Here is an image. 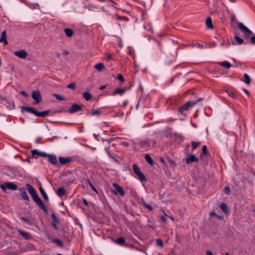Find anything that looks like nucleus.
I'll return each instance as SVG.
<instances>
[{
	"label": "nucleus",
	"mask_w": 255,
	"mask_h": 255,
	"mask_svg": "<svg viewBox=\"0 0 255 255\" xmlns=\"http://www.w3.org/2000/svg\"><path fill=\"white\" fill-rule=\"evenodd\" d=\"M125 240L123 237H119L115 241V243L120 245H124L125 243Z\"/></svg>",
	"instance_id": "cd10ccee"
},
{
	"label": "nucleus",
	"mask_w": 255,
	"mask_h": 255,
	"mask_svg": "<svg viewBox=\"0 0 255 255\" xmlns=\"http://www.w3.org/2000/svg\"><path fill=\"white\" fill-rule=\"evenodd\" d=\"M0 42L3 43L4 45L7 44V41L6 40V32L5 30L2 32L1 37L0 38Z\"/></svg>",
	"instance_id": "4468645a"
},
{
	"label": "nucleus",
	"mask_w": 255,
	"mask_h": 255,
	"mask_svg": "<svg viewBox=\"0 0 255 255\" xmlns=\"http://www.w3.org/2000/svg\"><path fill=\"white\" fill-rule=\"evenodd\" d=\"M210 216H217V214H216V213L215 212H211L210 213Z\"/></svg>",
	"instance_id": "338daca9"
},
{
	"label": "nucleus",
	"mask_w": 255,
	"mask_h": 255,
	"mask_svg": "<svg viewBox=\"0 0 255 255\" xmlns=\"http://www.w3.org/2000/svg\"><path fill=\"white\" fill-rule=\"evenodd\" d=\"M72 160H73L72 158L70 157H66V158L63 157H59V161L62 165H64L68 163L71 162L72 161Z\"/></svg>",
	"instance_id": "ddd939ff"
},
{
	"label": "nucleus",
	"mask_w": 255,
	"mask_h": 255,
	"mask_svg": "<svg viewBox=\"0 0 255 255\" xmlns=\"http://www.w3.org/2000/svg\"><path fill=\"white\" fill-rule=\"evenodd\" d=\"M22 220L23 221H24V222H26V223H29V221L28 220V219L26 217H22L21 218Z\"/></svg>",
	"instance_id": "5fc2aeb1"
},
{
	"label": "nucleus",
	"mask_w": 255,
	"mask_h": 255,
	"mask_svg": "<svg viewBox=\"0 0 255 255\" xmlns=\"http://www.w3.org/2000/svg\"><path fill=\"white\" fill-rule=\"evenodd\" d=\"M122 145L125 146H128L129 145V143L127 141H123L121 143Z\"/></svg>",
	"instance_id": "864d4df0"
},
{
	"label": "nucleus",
	"mask_w": 255,
	"mask_h": 255,
	"mask_svg": "<svg viewBox=\"0 0 255 255\" xmlns=\"http://www.w3.org/2000/svg\"><path fill=\"white\" fill-rule=\"evenodd\" d=\"M228 94L230 97H232L234 99H236L237 98V95L233 92H229Z\"/></svg>",
	"instance_id": "49530a36"
},
{
	"label": "nucleus",
	"mask_w": 255,
	"mask_h": 255,
	"mask_svg": "<svg viewBox=\"0 0 255 255\" xmlns=\"http://www.w3.org/2000/svg\"><path fill=\"white\" fill-rule=\"evenodd\" d=\"M20 94L21 95H22L25 97H28V95L25 92H24L23 91H21L20 92Z\"/></svg>",
	"instance_id": "3c124183"
},
{
	"label": "nucleus",
	"mask_w": 255,
	"mask_h": 255,
	"mask_svg": "<svg viewBox=\"0 0 255 255\" xmlns=\"http://www.w3.org/2000/svg\"><path fill=\"white\" fill-rule=\"evenodd\" d=\"M156 245L160 247H163V242L161 239H158L156 241Z\"/></svg>",
	"instance_id": "79ce46f5"
},
{
	"label": "nucleus",
	"mask_w": 255,
	"mask_h": 255,
	"mask_svg": "<svg viewBox=\"0 0 255 255\" xmlns=\"http://www.w3.org/2000/svg\"><path fill=\"white\" fill-rule=\"evenodd\" d=\"M196 104L195 101H188L185 103L182 106L178 109V112L183 116H185L186 114L185 113L189 108L193 107Z\"/></svg>",
	"instance_id": "f03ea898"
},
{
	"label": "nucleus",
	"mask_w": 255,
	"mask_h": 255,
	"mask_svg": "<svg viewBox=\"0 0 255 255\" xmlns=\"http://www.w3.org/2000/svg\"><path fill=\"white\" fill-rule=\"evenodd\" d=\"M19 234L25 239L26 240H28L30 238V234L24 231H21L19 230Z\"/></svg>",
	"instance_id": "393cba45"
},
{
	"label": "nucleus",
	"mask_w": 255,
	"mask_h": 255,
	"mask_svg": "<svg viewBox=\"0 0 255 255\" xmlns=\"http://www.w3.org/2000/svg\"><path fill=\"white\" fill-rule=\"evenodd\" d=\"M199 142H192V151L194 150L199 145Z\"/></svg>",
	"instance_id": "58836bf2"
},
{
	"label": "nucleus",
	"mask_w": 255,
	"mask_h": 255,
	"mask_svg": "<svg viewBox=\"0 0 255 255\" xmlns=\"http://www.w3.org/2000/svg\"><path fill=\"white\" fill-rule=\"evenodd\" d=\"M235 39L239 44H242L244 42L243 39L238 36H235Z\"/></svg>",
	"instance_id": "c9c22d12"
},
{
	"label": "nucleus",
	"mask_w": 255,
	"mask_h": 255,
	"mask_svg": "<svg viewBox=\"0 0 255 255\" xmlns=\"http://www.w3.org/2000/svg\"><path fill=\"white\" fill-rule=\"evenodd\" d=\"M144 157H145L146 161L148 163H149L150 165H153V160H152V158L150 157V156L149 155L145 154Z\"/></svg>",
	"instance_id": "2f4dec72"
},
{
	"label": "nucleus",
	"mask_w": 255,
	"mask_h": 255,
	"mask_svg": "<svg viewBox=\"0 0 255 255\" xmlns=\"http://www.w3.org/2000/svg\"><path fill=\"white\" fill-rule=\"evenodd\" d=\"M109 149H110V147L109 146H107V147H106L105 148V150L107 153V154H108V155L110 157H113V156H112L111 154L109 151Z\"/></svg>",
	"instance_id": "09e8293b"
},
{
	"label": "nucleus",
	"mask_w": 255,
	"mask_h": 255,
	"mask_svg": "<svg viewBox=\"0 0 255 255\" xmlns=\"http://www.w3.org/2000/svg\"><path fill=\"white\" fill-rule=\"evenodd\" d=\"M84 98L87 101H89L92 98V95L89 92H85L83 94Z\"/></svg>",
	"instance_id": "c85d7f7f"
},
{
	"label": "nucleus",
	"mask_w": 255,
	"mask_h": 255,
	"mask_svg": "<svg viewBox=\"0 0 255 255\" xmlns=\"http://www.w3.org/2000/svg\"><path fill=\"white\" fill-rule=\"evenodd\" d=\"M220 208L226 214L229 213L227 205L225 203H222L219 206Z\"/></svg>",
	"instance_id": "b1692460"
},
{
	"label": "nucleus",
	"mask_w": 255,
	"mask_h": 255,
	"mask_svg": "<svg viewBox=\"0 0 255 255\" xmlns=\"http://www.w3.org/2000/svg\"><path fill=\"white\" fill-rule=\"evenodd\" d=\"M217 64L219 65L226 67L227 69H229L232 67L231 64L227 61H223V62H218Z\"/></svg>",
	"instance_id": "6ab92c4d"
},
{
	"label": "nucleus",
	"mask_w": 255,
	"mask_h": 255,
	"mask_svg": "<svg viewBox=\"0 0 255 255\" xmlns=\"http://www.w3.org/2000/svg\"><path fill=\"white\" fill-rule=\"evenodd\" d=\"M95 68L98 71H101L105 69V65L102 63H99L95 65Z\"/></svg>",
	"instance_id": "a878e982"
},
{
	"label": "nucleus",
	"mask_w": 255,
	"mask_h": 255,
	"mask_svg": "<svg viewBox=\"0 0 255 255\" xmlns=\"http://www.w3.org/2000/svg\"><path fill=\"white\" fill-rule=\"evenodd\" d=\"M26 187L28 193L32 196L33 200L35 202L38 207L43 210L44 212H47V209L43 205L42 200L37 195L34 188L29 184H27Z\"/></svg>",
	"instance_id": "f257e3e1"
},
{
	"label": "nucleus",
	"mask_w": 255,
	"mask_h": 255,
	"mask_svg": "<svg viewBox=\"0 0 255 255\" xmlns=\"http://www.w3.org/2000/svg\"><path fill=\"white\" fill-rule=\"evenodd\" d=\"M49 113V111L48 110L43 112H38L36 110L35 116L38 117H45L48 115Z\"/></svg>",
	"instance_id": "dca6fc26"
},
{
	"label": "nucleus",
	"mask_w": 255,
	"mask_h": 255,
	"mask_svg": "<svg viewBox=\"0 0 255 255\" xmlns=\"http://www.w3.org/2000/svg\"><path fill=\"white\" fill-rule=\"evenodd\" d=\"M139 144L143 151H147L150 147V142L147 140L141 141Z\"/></svg>",
	"instance_id": "1a4fd4ad"
},
{
	"label": "nucleus",
	"mask_w": 255,
	"mask_h": 255,
	"mask_svg": "<svg viewBox=\"0 0 255 255\" xmlns=\"http://www.w3.org/2000/svg\"><path fill=\"white\" fill-rule=\"evenodd\" d=\"M14 55L17 56L18 58L21 59H24L27 56V53L24 50H21L18 51H15L14 52Z\"/></svg>",
	"instance_id": "9b49d317"
},
{
	"label": "nucleus",
	"mask_w": 255,
	"mask_h": 255,
	"mask_svg": "<svg viewBox=\"0 0 255 255\" xmlns=\"http://www.w3.org/2000/svg\"><path fill=\"white\" fill-rule=\"evenodd\" d=\"M29 7L31 9H39L40 8L39 5L37 3H31L29 5Z\"/></svg>",
	"instance_id": "72a5a7b5"
},
{
	"label": "nucleus",
	"mask_w": 255,
	"mask_h": 255,
	"mask_svg": "<svg viewBox=\"0 0 255 255\" xmlns=\"http://www.w3.org/2000/svg\"><path fill=\"white\" fill-rule=\"evenodd\" d=\"M51 217L52 219L55 223H58V219L57 218V217H56V216L54 214H53V213L51 214Z\"/></svg>",
	"instance_id": "c03bdc74"
},
{
	"label": "nucleus",
	"mask_w": 255,
	"mask_h": 255,
	"mask_svg": "<svg viewBox=\"0 0 255 255\" xmlns=\"http://www.w3.org/2000/svg\"><path fill=\"white\" fill-rule=\"evenodd\" d=\"M160 219H161V220L164 222V223H166V218H165V217L163 216H161L160 217Z\"/></svg>",
	"instance_id": "13d9d810"
},
{
	"label": "nucleus",
	"mask_w": 255,
	"mask_h": 255,
	"mask_svg": "<svg viewBox=\"0 0 255 255\" xmlns=\"http://www.w3.org/2000/svg\"><path fill=\"white\" fill-rule=\"evenodd\" d=\"M0 187L1 190L5 192L7 189L11 190H16L17 189V186L12 182H5L2 184L0 185Z\"/></svg>",
	"instance_id": "7ed1b4c3"
},
{
	"label": "nucleus",
	"mask_w": 255,
	"mask_h": 255,
	"mask_svg": "<svg viewBox=\"0 0 255 255\" xmlns=\"http://www.w3.org/2000/svg\"><path fill=\"white\" fill-rule=\"evenodd\" d=\"M244 82L246 83L247 85H250L251 84V78L248 74L247 73L244 74Z\"/></svg>",
	"instance_id": "c756f323"
},
{
	"label": "nucleus",
	"mask_w": 255,
	"mask_h": 255,
	"mask_svg": "<svg viewBox=\"0 0 255 255\" xmlns=\"http://www.w3.org/2000/svg\"><path fill=\"white\" fill-rule=\"evenodd\" d=\"M52 226L55 230L58 231V228L54 223H52Z\"/></svg>",
	"instance_id": "6e6d98bb"
},
{
	"label": "nucleus",
	"mask_w": 255,
	"mask_h": 255,
	"mask_svg": "<svg viewBox=\"0 0 255 255\" xmlns=\"http://www.w3.org/2000/svg\"><path fill=\"white\" fill-rule=\"evenodd\" d=\"M224 192L225 194L227 195H229L230 194V188L229 186H226L224 189Z\"/></svg>",
	"instance_id": "37998d69"
},
{
	"label": "nucleus",
	"mask_w": 255,
	"mask_h": 255,
	"mask_svg": "<svg viewBox=\"0 0 255 255\" xmlns=\"http://www.w3.org/2000/svg\"><path fill=\"white\" fill-rule=\"evenodd\" d=\"M50 154H48L45 152H41V156L43 157H48V155Z\"/></svg>",
	"instance_id": "603ef678"
},
{
	"label": "nucleus",
	"mask_w": 255,
	"mask_h": 255,
	"mask_svg": "<svg viewBox=\"0 0 255 255\" xmlns=\"http://www.w3.org/2000/svg\"><path fill=\"white\" fill-rule=\"evenodd\" d=\"M112 56H113V55H112V54H109V55H108V56H107V59H108V60H110V59H111L112 58Z\"/></svg>",
	"instance_id": "69168bd1"
},
{
	"label": "nucleus",
	"mask_w": 255,
	"mask_h": 255,
	"mask_svg": "<svg viewBox=\"0 0 255 255\" xmlns=\"http://www.w3.org/2000/svg\"><path fill=\"white\" fill-rule=\"evenodd\" d=\"M82 200H83V202L84 203V204L87 206L88 205V201H87V200L85 198H83Z\"/></svg>",
	"instance_id": "4d7b16f0"
},
{
	"label": "nucleus",
	"mask_w": 255,
	"mask_h": 255,
	"mask_svg": "<svg viewBox=\"0 0 255 255\" xmlns=\"http://www.w3.org/2000/svg\"><path fill=\"white\" fill-rule=\"evenodd\" d=\"M132 168L134 173L136 174L138 179L141 181H146V179L145 176L142 173L140 172V168L138 167V166L136 164H134L132 166Z\"/></svg>",
	"instance_id": "39448f33"
},
{
	"label": "nucleus",
	"mask_w": 255,
	"mask_h": 255,
	"mask_svg": "<svg viewBox=\"0 0 255 255\" xmlns=\"http://www.w3.org/2000/svg\"><path fill=\"white\" fill-rule=\"evenodd\" d=\"M63 54L65 55H67L68 54H69V51L67 50H64Z\"/></svg>",
	"instance_id": "e2e57ef3"
},
{
	"label": "nucleus",
	"mask_w": 255,
	"mask_h": 255,
	"mask_svg": "<svg viewBox=\"0 0 255 255\" xmlns=\"http://www.w3.org/2000/svg\"><path fill=\"white\" fill-rule=\"evenodd\" d=\"M53 242L60 248H63L64 247L63 242L58 239H53Z\"/></svg>",
	"instance_id": "7c9ffc66"
},
{
	"label": "nucleus",
	"mask_w": 255,
	"mask_h": 255,
	"mask_svg": "<svg viewBox=\"0 0 255 255\" xmlns=\"http://www.w3.org/2000/svg\"><path fill=\"white\" fill-rule=\"evenodd\" d=\"M64 31L66 35L68 37H71L73 35V31L70 28H65Z\"/></svg>",
	"instance_id": "5701e85b"
},
{
	"label": "nucleus",
	"mask_w": 255,
	"mask_h": 255,
	"mask_svg": "<svg viewBox=\"0 0 255 255\" xmlns=\"http://www.w3.org/2000/svg\"><path fill=\"white\" fill-rule=\"evenodd\" d=\"M243 91H244L245 93H246L248 95H249V91H248V90H247V89H243Z\"/></svg>",
	"instance_id": "0e129e2a"
},
{
	"label": "nucleus",
	"mask_w": 255,
	"mask_h": 255,
	"mask_svg": "<svg viewBox=\"0 0 255 255\" xmlns=\"http://www.w3.org/2000/svg\"><path fill=\"white\" fill-rule=\"evenodd\" d=\"M82 110L81 106L77 104H73L68 110V112L70 114H73L75 112L80 111Z\"/></svg>",
	"instance_id": "6e6552de"
},
{
	"label": "nucleus",
	"mask_w": 255,
	"mask_h": 255,
	"mask_svg": "<svg viewBox=\"0 0 255 255\" xmlns=\"http://www.w3.org/2000/svg\"><path fill=\"white\" fill-rule=\"evenodd\" d=\"M106 87H107L106 85L102 86L101 87H100V89L104 90V89H105L106 88Z\"/></svg>",
	"instance_id": "774afa93"
},
{
	"label": "nucleus",
	"mask_w": 255,
	"mask_h": 255,
	"mask_svg": "<svg viewBox=\"0 0 255 255\" xmlns=\"http://www.w3.org/2000/svg\"><path fill=\"white\" fill-rule=\"evenodd\" d=\"M206 25L209 29L213 28V25L212 24V20L210 17H208L206 21Z\"/></svg>",
	"instance_id": "412c9836"
},
{
	"label": "nucleus",
	"mask_w": 255,
	"mask_h": 255,
	"mask_svg": "<svg viewBox=\"0 0 255 255\" xmlns=\"http://www.w3.org/2000/svg\"><path fill=\"white\" fill-rule=\"evenodd\" d=\"M174 135L175 136L177 137H179V138H182V135L181 134H179V133H174Z\"/></svg>",
	"instance_id": "bf43d9fd"
},
{
	"label": "nucleus",
	"mask_w": 255,
	"mask_h": 255,
	"mask_svg": "<svg viewBox=\"0 0 255 255\" xmlns=\"http://www.w3.org/2000/svg\"><path fill=\"white\" fill-rule=\"evenodd\" d=\"M88 183L89 184V185L90 186V187H91V188L92 189V190L93 191H94L95 192H96V193H97V190H96V188L94 187V186L92 184V183L90 181H88Z\"/></svg>",
	"instance_id": "de8ad7c7"
},
{
	"label": "nucleus",
	"mask_w": 255,
	"mask_h": 255,
	"mask_svg": "<svg viewBox=\"0 0 255 255\" xmlns=\"http://www.w3.org/2000/svg\"><path fill=\"white\" fill-rule=\"evenodd\" d=\"M101 114V111L98 110H93L91 113L92 116H99Z\"/></svg>",
	"instance_id": "f704fd0d"
},
{
	"label": "nucleus",
	"mask_w": 255,
	"mask_h": 255,
	"mask_svg": "<svg viewBox=\"0 0 255 255\" xmlns=\"http://www.w3.org/2000/svg\"><path fill=\"white\" fill-rule=\"evenodd\" d=\"M113 187L115 190V194H119L121 196L124 197L125 195V192L122 187H121L118 184L114 183L113 184Z\"/></svg>",
	"instance_id": "423d86ee"
},
{
	"label": "nucleus",
	"mask_w": 255,
	"mask_h": 255,
	"mask_svg": "<svg viewBox=\"0 0 255 255\" xmlns=\"http://www.w3.org/2000/svg\"><path fill=\"white\" fill-rule=\"evenodd\" d=\"M126 91V89L125 88H117L112 92L111 95L114 96L117 95L122 96L124 94Z\"/></svg>",
	"instance_id": "f8f14e48"
},
{
	"label": "nucleus",
	"mask_w": 255,
	"mask_h": 255,
	"mask_svg": "<svg viewBox=\"0 0 255 255\" xmlns=\"http://www.w3.org/2000/svg\"><path fill=\"white\" fill-rule=\"evenodd\" d=\"M32 98L35 101L36 104L39 103L42 100L41 94L39 91H34L31 94Z\"/></svg>",
	"instance_id": "0eeeda50"
},
{
	"label": "nucleus",
	"mask_w": 255,
	"mask_h": 255,
	"mask_svg": "<svg viewBox=\"0 0 255 255\" xmlns=\"http://www.w3.org/2000/svg\"><path fill=\"white\" fill-rule=\"evenodd\" d=\"M48 160L52 164H56L57 162L56 156L55 155L50 154L48 155Z\"/></svg>",
	"instance_id": "f3484780"
},
{
	"label": "nucleus",
	"mask_w": 255,
	"mask_h": 255,
	"mask_svg": "<svg viewBox=\"0 0 255 255\" xmlns=\"http://www.w3.org/2000/svg\"><path fill=\"white\" fill-rule=\"evenodd\" d=\"M238 27L243 32L246 38L250 37L253 34L252 32L242 23H239Z\"/></svg>",
	"instance_id": "20e7f679"
},
{
	"label": "nucleus",
	"mask_w": 255,
	"mask_h": 255,
	"mask_svg": "<svg viewBox=\"0 0 255 255\" xmlns=\"http://www.w3.org/2000/svg\"><path fill=\"white\" fill-rule=\"evenodd\" d=\"M206 255H213V253L210 251H207L206 252Z\"/></svg>",
	"instance_id": "680f3d73"
},
{
	"label": "nucleus",
	"mask_w": 255,
	"mask_h": 255,
	"mask_svg": "<svg viewBox=\"0 0 255 255\" xmlns=\"http://www.w3.org/2000/svg\"><path fill=\"white\" fill-rule=\"evenodd\" d=\"M251 42L253 44H255V36H253L251 38Z\"/></svg>",
	"instance_id": "8fccbe9b"
},
{
	"label": "nucleus",
	"mask_w": 255,
	"mask_h": 255,
	"mask_svg": "<svg viewBox=\"0 0 255 255\" xmlns=\"http://www.w3.org/2000/svg\"><path fill=\"white\" fill-rule=\"evenodd\" d=\"M202 153L201 154V156H202V154H204V155H206L207 154V147L206 145H204L202 147Z\"/></svg>",
	"instance_id": "e433bc0d"
},
{
	"label": "nucleus",
	"mask_w": 255,
	"mask_h": 255,
	"mask_svg": "<svg viewBox=\"0 0 255 255\" xmlns=\"http://www.w3.org/2000/svg\"><path fill=\"white\" fill-rule=\"evenodd\" d=\"M21 109L22 112L25 111L27 113H32L35 115L36 110L33 108L29 107H21Z\"/></svg>",
	"instance_id": "2eb2a0df"
},
{
	"label": "nucleus",
	"mask_w": 255,
	"mask_h": 255,
	"mask_svg": "<svg viewBox=\"0 0 255 255\" xmlns=\"http://www.w3.org/2000/svg\"><path fill=\"white\" fill-rule=\"evenodd\" d=\"M198 158L195 155L190 154L186 159V162L187 164H189L194 162H198Z\"/></svg>",
	"instance_id": "9d476101"
},
{
	"label": "nucleus",
	"mask_w": 255,
	"mask_h": 255,
	"mask_svg": "<svg viewBox=\"0 0 255 255\" xmlns=\"http://www.w3.org/2000/svg\"><path fill=\"white\" fill-rule=\"evenodd\" d=\"M20 196H21V198L23 199H24V200H25L27 202L29 201V197L24 189H22V191H21V193H20Z\"/></svg>",
	"instance_id": "aec40b11"
},
{
	"label": "nucleus",
	"mask_w": 255,
	"mask_h": 255,
	"mask_svg": "<svg viewBox=\"0 0 255 255\" xmlns=\"http://www.w3.org/2000/svg\"><path fill=\"white\" fill-rule=\"evenodd\" d=\"M39 189L44 200L46 202H48L49 201V198L44 189L42 187H40Z\"/></svg>",
	"instance_id": "a211bd4d"
},
{
	"label": "nucleus",
	"mask_w": 255,
	"mask_h": 255,
	"mask_svg": "<svg viewBox=\"0 0 255 255\" xmlns=\"http://www.w3.org/2000/svg\"><path fill=\"white\" fill-rule=\"evenodd\" d=\"M67 87L71 89H75L76 88V83L75 82L71 83L67 86Z\"/></svg>",
	"instance_id": "4c0bfd02"
},
{
	"label": "nucleus",
	"mask_w": 255,
	"mask_h": 255,
	"mask_svg": "<svg viewBox=\"0 0 255 255\" xmlns=\"http://www.w3.org/2000/svg\"><path fill=\"white\" fill-rule=\"evenodd\" d=\"M117 79L122 82H124L125 81V78L121 74L118 75Z\"/></svg>",
	"instance_id": "a19ab883"
},
{
	"label": "nucleus",
	"mask_w": 255,
	"mask_h": 255,
	"mask_svg": "<svg viewBox=\"0 0 255 255\" xmlns=\"http://www.w3.org/2000/svg\"><path fill=\"white\" fill-rule=\"evenodd\" d=\"M128 103V101H125L123 104V107H125L127 106V104Z\"/></svg>",
	"instance_id": "052dcab7"
},
{
	"label": "nucleus",
	"mask_w": 255,
	"mask_h": 255,
	"mask_svg": "<svg viewBox=\"0 0 255 255\" xmlns=\"http://www.w3.org/2000/svg\"><path fill=\"white\" fill-rule=\"evenodd\" d=\"M117 19L119 20H128V18L126 16H117Z\"/></svg>",
	"instance_id": "a18cd8bd"
},
{
	"label": "nucleus",
	"mask_w": 255,
	"mask_h": 255,
	"mask_svg": "<svg viewBox=\"0 0 255 255\" xmlns=\"http://www.w3.org/2000/svg\"><path fill=\"white\" fill-rule=\"evenodd\" d=\"M56 193L57 195L61 197L65 194V190L64 187H60L57 190Z\"/></svg>",
	"instance_id": "4be33fe9"
},
{
	"label": "nucleus",
	"mask_w": 255,
	"mask_h": 255,
	"mask_svg": "<svg viewBox=\"0 0 255 255\" xmlns=\"http://www.w3.org/2000/svg\"><path fill=\"white\" fill-rule=\"evenodd\" d=\"M143 204L145 208H146L147 209H148L149 210L151 211L153 209L152 206L151 205L148 204L145 201H143Z\"/></svg>",
	"instance_id": "ea45409f"
},
{
	"label": "nucleus",
	"mask_w": 255,
	"mask_h": 255,
	"mask_svg": "<svg viewBox=\"0 0 255 255\" xmlns=\"http://www.w3.org/2000/svg\"><path fill=\"white\" fill-rule=\"evenodd\" d=\"M52 96L56 98L57 100L59 101H63L65 100L64 98L59 94H53Z\"/></svg>",
	"instance_id": "473e14b6"
},
{
	"label": "nucleus",
	"mask_w": 255,
	"mask_h": 255,
	"mask_svg": "<svg viewBox=\"0 0 255 255\" xmlns=\"http://www.w3.org/2000/svg\"><path fill=\"white\" fill-rule=\"evenodd\" d=\"M41 152L36 149L31 151V154L33 157L36 158L38 156H41Z\"/></svg>",
	"instance_id": "bb28decb"
}]
</instances>
